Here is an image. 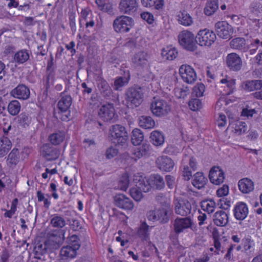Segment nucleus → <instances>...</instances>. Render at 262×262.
Masks as SVG:
<instances>
[{"label": "nucleus", "mask_w": 262, "mask_h": 262, "mask_svg": "<svg viewBox=\"0 0 262 262\" xmlns=\"http://www.w3.org/2000/svg\"><path fill=\"white\" fill-rule=\"evenodd\" d=\"M130 79V74L128 71L125 73L124 76L118 77L114 81V89L119 90L121 88L126 85Z\"/></svg>", "instance_id": "31"}, {"label": "nucleus", "mask_w": 262, "mask_h": 262, "mask_svg": "<svg viewBox=\"0 0 262 262\" xmlns=\"http://www.w3.org/2000/svg\"><path fill=\"white\" fill-rule=\"evenodd\" d=\"M17 119L18 123L19 125L24 127H26L27 126H28L30 121L28 116L24 113L20 114L18 116Z\"/></svg>", "instance_id": "53"}, {"label": "nucleus", "mask_w": 262, "mask_h": 262, "mask_svg": "<svg viewBox=\"0 0 262 262\" xmlns=\"http://www.w3.org/2000/svg\"><path fill=\"white\" fill-rule=\"evenodd\" d=\"M166 184L169 188L172 189L175 185V179L173 176L167 175L165 177Z\"/></svg>", "instance_id": "64"}, {"label": "nucleus", "mask_w": 262, "mask_h": 262, "mask_svg": "<svg viewBox=\"0 0 262 262\" xmlns=\"http://www.w3.org/2000/svg\"><path fill=\"white\" fill-rule=\"evenodd\" d=\"M150 57L147 52L139 51L134 55L132 61L136 66L143 67L148 64Z\"/></svg>", "instance_id": "20"}, {"label": "nucleus", "mask_w": 262, "mask_h": 262, "mask_svg": "<svg viewBox=\"0 0 262 262\" xmlns=\"http://www.w3.org/2000/svg\"><path fill=\"white\" fill-rule=\"evenodd\" d=\"M51 223L53 226L57 228H62L65 225V221L64 219L58 216L54 217L52 219Z\"/></svg>", "instance_id": "55"}, {"label": "nucleus", "mask_w": 262, "mask_h": 262, "mask_svg": "<svg viewBox=\"0 0 262 262\" xmlns=\"http://www.w3.org/2000/svg\"><path fill=\"white\" fill-rule=\"evenodd\" d=\"M243 88L249 92L260 90L262 88V80H253L247 81L244 83Z\"/></svg>", "instance_id": "32"}, {"label": "nucleus", "mask_w": 262, "mask_h": 262, "mask_svg": "<svg viewBox=\"0 0 262 262\" xmlns=\"http://www.w3.org/2000/svg\"><path fill=\"white\" fill-rule=\"evenodd\" d=\"M18 200L17 198L13 199L11 202V207L10 210H6L2 209V210L5 211L4 216L5 217L11 218L12 216L15 213L17 210V206L18 205Z\"/></svg>", "instance_id": "44"}, {"label": "nucleus", "mask_w": 262, "mask_h": 262, "mask_svg": "<svg viewBox=\"0 0 262 262\" xmlns=\"http://www.w3.org/2000/svg\"><path fill=\"white\" fill-rule=\"evenodd\" d=\"M150 110L155 116L163 117L170 112L171 107L164 99L155 97L150 104Z\"/></svg>", "instance_id": "2"}, {"label": "nucleus", "mask_w": 262, "mask_h": 262, "mask_svg": "<svg viewBox=\"0 0 262 262\" xmlns=\"http://www.w3.org/2000/svg\"><path fill=\"white\" fill-rule=\"evenodd\" d=\"M182 176L184 177V179L187 181L189 180L191 178L192 172L188 166H184L182 172Z\"/></svg>", "instance_id": "63"}, {"label": "nucleus", "mask_w": 262, "mask_h": 262, "mask_svg": "<svg viewBox=\"0 0 262 262\" xmlns=\"http://www.w3.org/2000/svg\"><path fill=\"white\" fill-rule=\"evenodd\" d=\"M150 141L156 145L159 146L162 145L164 142L163 135L159 131L155 130L150 134Z\"/></svg>", "instance_id": "40"}, {"label": "nucleus", "mask_w": 262, "mask_h": 262, "mask_svg": "<svg viewBox=\"0 0 262 262\" xmlns=\"http://www.w3.org/2000/svg\"><path fill=\"white\" fill-rule=\"evenodd\" d=\"M193 223L189 217H177L173 221V230L176 234L183 232L189 228H191Z\"/></svg>", "instance_id": "9"}, {"label": "nucleus", "mask_w": 262, "mask_h": 262, "mask_svg": "<svg viewBox=\"0 0 262 262\" xmlns=\"http://www.w3.org/2000/svg\"><path fill=\"white\" fill-rule=\"evenodd\" d=\"M29 58V54L27 50H20L17 52L14 56V60L18 64L26 62Z\"/></svg>", "instance_id": "37"}, {"label": "nucleus", "mask_w": 262, "mask_h": 262, "mask_svg": "<svg viewBox=\"0 0 262 262\" xmlns=\"http://www.w3.org/2000/svg\"><path fill=\"white\" fill-rule=\"evenodd\" d=\"M143 139L144 136L140 129L135 128L133 130L132 136V142L134 145H139L143 140Z\"/></svg>", "instance_id": "42"}, {"label": "nucleus", "mask_w": 262, "mask_h": 262, "mask_svg": "<svg viewBox=\"0 0 262 262\" xmlns=\"http://www.w3.org/2000/svg\"><path fill=\"white\" fill-rule=\"evenodd\" d=\"M215 205V203L213 200H207L202 203V208L208 213H211L214 211Z\"/></svg>", "instance_id": "47"}, {"label": "nucleus", "mask_w": 262, "mask_h": 262, "mask_svg": "<svg viewBox=\"0 0 262 262\" xmlns=\"http://www.w3.org/2000/svg\"><path fill=\"white\" fill-rule=\"evenodd\" d=\"M179 73L184 81L188 84H192L196 80V72L189 65H182L179 69Z\"/></svg>", "instance_id": "11"}, {"label": "nucleus", "mask_w": 262, "mask_h": 262, "mask_svg": "<svg viewBox=\"0 0 262 262\" xmlns=\"http://www.w3.org/2000/svg\"><path fill=\"white\" fill-rule=\"evenodd\" d=\"M175 213L182 216H186L191 213L192 206L187 200L177 199L174 201Z\"/></svg>", "instance_id": "8"}, {"label": "nucleus", "mask_w": 262, "mask_h": 262, "mask_svg": "<svg viewBox=\"0 0 262 262\" xmlns=\"http://www.w3.org/2000/svg\"><path fill=\"white\" fill-rule=\"evenodd\" d=\"M151 151L150 145L148 144L144 143L135 149L133 154L136 158L140 159L143 157L149 155Z\"/></svg>", "instance_id": "26"}, {"label": "nucleus", "mask_w": 262, "mask_h": 262, "mask_svg": "<svg viewBox=\"0 0 262 262\" xmlns=\"http://www.w3.org/2000/svg\"><path fill=\"white\" fill-rule=\"evenodd\" d=\"M205 90V86L202 83H197L193 88L192 94L197 97L203 96Z\"/></svg>", "instance_id": "49"}, {"label": "nucleus", "mask_w": 262, "mask_h": 262, "mask_svg": "<svg viewBox=\"0 0 262 262\" xmlns=\"http://www.w3.org/2000/svg\"><path fill=\"white\" fill-rule=\"evenodd\" d=\"M108 138L110 141L116 145H123L127 140V133L122 125L115 124L109 129Z\"/></svg>", "instance_id": "1"}, {"label": "nucleus", "mask_w": 262, "mask_h": 262, "mask_svg": "<svg viewBox=\"0 0 262 262\" xmlns=\"http://www.w3.org/2000/svg\"><path fill=\"white\" fill-rule=\"evenodd\" d=\"M19 161V151L16 148H13L8 156L6 162L10 168L16 166Z\"/></svg>", "instance_id": "28"}, {"label": "nucleus", "mask_w": 262, "mask_h": 262, "mask_svg": "<svg viewBox=\"0 0 262 262\" xmlns=\"http://www.w3.org/2000/svg\"><path fill=\"white\" fill-rule=\"evenodd\" d=\"M149 179H144L142 183L137 184V187L142 190L143 192H149L152 188L151 185L150 184Z\"/></svg>", "instance_id": "52"}, {"label": "nucleus", "mask_w": 262, "mask_h": 262, "mask_svg": "<svg viewBox=\"0 0 262 262\" xmlns=\"http://www.w3.org/2000/svg\"><path fill=\"white\" fill-rule=\"evenodd\" d=\"M118 152V151L116 148L113 147H110L106 150L105 156L107 159H111L116 156Z\"/></svg>", "instance_id": "57"}, {"label": "nucleus", "mask_w": 262, "mask_h": 262, "mask_svg": "<svg viewBox=\"0 0 262 262\" xmlns=\"http://www.w3.org/2000/svg\"><path fill=\"white\" fill-rule=\"evenodd\" d=\"M141 17L148 24H152L154 20L153 15L149 12H143L141 13Z\"/></svg>", "instance_id": "61"}, {"label": "nucleus", "mask_w": 262, "mask_h": 262, "mask_svg": "<svg viewBox=\"0 0 262 262\" xmlns=\"http://www.w3.org/2000/svg\"><path fill=\"white\" fill-rule=\"evenodd\" d=\"M149 226L145 222L141 223L137 232V235L143 241H146L149 239Z\"/></svg>", "instance_id": "33"}, {"label": "nucleus", "mask_w": 262, "mask_h": 262, "mask_svg": "<svg viewBox=\"0 0 262 262\" xmlns=\"http://www.w3.org/2000/svg\"><path fill=\"white\" fill-rule=\"evenodd\" d=\"M178 52L175 48L167 47L162 50L161 55L167 60H172L178 56Z\"/></svg>", "instance_id": "35"}, {"label": "nucleus", "mask_w": 262, "mask_h": 262, "mask_svg": "<svg viewBox=\"0 0 262 262\" xmlns=\"http://www.w3.org/2000/svg\"><path fill=\"white\" fill-rule=\"evenodd\" d=\"M129 184V176L127 173H124L118 184V188L123 191H126L128 187Z\"/></svg>", "instance_id": "46"}, {"label": "nucleus", "mask_w": 262, "mask_h": 262, "mask_svg": "<svg viewBox=\"0 0 262 262\" xmlns=\"http://www.w3.org/2000/svg\"><path fill=\"white\" fill-rule=\"evenodd\" d=\"M67 258H74L77 255V250L80 247L78 236L74 234L67 241Z\"/></svg>", "instance_id": "12"}, {"label": "nucleus", "mask_w": 262, "mask_h": 262, "mask_svg": "<svg viewBox=\"0 0 262 262\" xmlns=\"http://www.w3.org/2000/svg\"><path fill=\"white\" fill-rule=\"evenodd\" d=\"M114 200L115 205L120 208L132 210L134 207L133 202L124 194H117L114 196Z\"/></svg>", "instance_id": "14"}, {"label": "nucleus", "mask_w": 262, "mask_h": 262, "mask_svg": "<svg viewBox=\"0 0 262 262\" xmlns=\"http://www.w3.org/2000/svg\"><path fill=\"white\" fill-rule=\"evenodd\" d=\"M133 24L134 20L131 17L122 15L114 20L113 27L117 32L125 33L129 31Z\"/></svg>", "instance_id": "6"}, {"label": "nucleus", "mask_w": 262, "mask_h": 262, "mask_svg": "<svg viewBox=\"0 0 262 262\" xmlns=\"http://www.w3.org/2000/svg\"><path fill=\"white\" fill-rule=\"evenodd\" d=\"M217 0L208 1L204 8V13L208 16L212 15L218 9Z\"/></svg>", "instance_id": "39"}, {"label": "nucleus", "mask_w": 262, "mask_h": 262, "mask_svg": "<svg viewBox=\"0 0 262 262\" xmlns=\"http://www.w3.org/2000/svg\"><path fill=\"white\" fill-rule=\"evenodd\" d=\"M142 191L136 186L130 189V194L136 201H140L143 198Z\"/></svg>", "instance_id": "50"}, {"label": "nucleus", "mask_w": 262, "mask_h": 262, "mask_svg": "<svg viewBox=\"0 0 262 262\" xmlns=\"http://www.w3.org/2000/svg\"><path fill=\"white\" fill-rule=\"evenodd\" d=\"M226 63L230 70L234 71L240 70L242 67L241 58L235 53L228 54L226 57Z\"/></svg>", "instance_id": "13"}, {"label": "nucleus", "mask_w": 262, "mask_h": 262, "mask_svg": "<svg viewBox=\"0 0 262 262\" xmlns=\"http://www.w3.org/2000/svg\"><path fill=\"white\" fill-rule=\"evenodd\" d=\"M12 147L11 142L6 137L0 138V157L5 156Z\"/></svg>", "instance_id": "29"}, {"label": "nucleus", "mask_w": 262, "mask_h": 262, "mask_svg": "<svg viewBox=\"0 0 262 262\" xmlns=\"http://www.w3.org/2000/svg\"><path fill=\"white\" fill-rule=\"evenodd\" d=\"M229 193V187L228 185H224L222 187L219 188L216 191L218 196L221 197L227 195Z\"/></svg>", "instance_id": "58"}, {"label": "nucleus", "mask_w": 262, "mask_h": 262, "mask_svg": "<svg viewBox=\"0 0 262 262\" xmlns=\"http://www.w3.org/2000/svg\"><path fill=\"white\" fill-rule=\"evenodd\" d=\"M195 38L200 46L210 47L216 40V36L213 31L205 29L200 30Z\"/></svg>", "instance_id": "4"}, {"label": "nucleus", "mask_w": 262, "mask_h": 262, "mask_svg": "<svg viewBox=\"0 0 262 262\" xmlns=\"http://www.w3.org/2000/svg\"><path fill=\"white\" fill-rule=\"evenodd\" d=\"M41 155L48 161L56 159L59 156L58 151L49 144H44L41 148Z\"/></svg>", "instance_id": "21"}, {"label": "nucleus", "mask_w": 262, "mask_h": 262, "mask_svg": "<svg viewBox=\"0 0 262 262\" xmlns=\"http://www.w3.org/2000/svg\"><path fill=\"white\" fill-rule=\"evenodd\" d=\"M177 17L179 24L184 26H189L193 23L192 18L186 11H180Z\"/></svg>", "instance_id": "30"}, {"label": "nucleus", "mask_w": 262, "mask_h": 262, "mask_svg": "<svg viewBox=\"0 0 262 262\" xmlns=\"http://www.w3.org/2000/svg\"><path fill=\"white\" fill-rule=\"evenodd\" d=\"M67 224L69 225L70 230L76 231L81 228L79 221L75 219H67Z\"/></svg>", "instance_id": "51"}, {"label": "nucleus", "mask_w": 262, "mask_h": 262, "mask_svg": "<svg viewBox=\"0 0 262 262\" xmlns=\"http://www.w3.org/2000/svg\"><path fill=\"white\" fill-rule=\"evenodd\" d=\"M209 178L211 183L220 185L225 179L224 172L219 166H214L209 171Z\"/></svg>", "instance_id": "15"}, {"label": "nucleus", "mask_w": 262, "mask_h": 262, "mask_svg": "<svg viewBox=\"0 0 262 262\" xmlns=\"http://www.w3.org/2000/svg\"><path fill=\"white\" fill-rule=\"evenodd\" d=\"M12 96L19 99H27L30 94L29 89L24 84H19L10 93Z\"/></svg>", "instance_id": "18"}, {"label": "nucleus", "mask_w": 262, "mask_h": 262, "mask_svg": "<svg viewBox=\"0 0 262 262\" xmlns=\"http://www.w3.org/2000/svg\"><path fill=\"white\" fill-rule=\"evenodd\" d=\"M65 135L63 132H58L50 135L49 140L51 143L54 145H58L61 143L64 139Z\"/></svg>", "instance_id": "45"}, {"label": "nucleus", "mask_w": 262, "mask_h": 262, "mask_svg": "<svg viewBox=\"0 0 262 262\" xmlns=\"http://www.w3.org/2000/svg\"><path fill=\"white\" fill-rule=\"evenodd\" d=\"M156 164L160 170L165 171H171L174 165L171 159L167 156H161L158 158L156 160Z\"/></svg>", "instance_id": "16"}, {"label": "nucleus", "mask_w": 262, "mask_h": 262, "mask_svg": "<svg viewBox=\"0 0 262 262\" xmlns=\"http://www.w3.org/2000/svg\"><path fill=\"white\" fill-rule=\"evenodd\" d=\"M98 114L104 121H111L115 117V108L110 104L103 105L100 108Z\"/></svg>", "instance_id": "19"}, {"label": "nucleus", "mask_w": 262, "mask_h": 262, "mask_svg": "<svg viewBox=\"0 0 262 262\" xmlns=\"http://www.w3.org/2000/svg\"><path fill=\"white\" fill-rule=\"evenodd\" d=\"M188 93V90H184L180 88H177L175 90V94L176 96L178 98H184L185 97H186Z\"/></svg>", "instance_id": "62"}, {"label": "nucleus", "mask_w": 262, "mask_h": 262, "mask_svg": "<svg viewBox=\"0 0 262 262\" xmlns=\"http://www.w3.org/2000/svg\"><path fill=\"white\" fill-rule=\"evenodd\" d=\"M235 133L238 135L244 133L247 130V125L245 122L236 121L233 124Z\"/></svg>", "instance_id": "48"}, {"label": "nucleus", "mask_w": 262, "mask_h": 262, "mask_svg": "<svg viewBox=\"0 0 262 262\" xmlns=\"http://www.w3.org/2000/svg\"><path fill=\"white\" fill-rule=\"evenodd\" d=\"M180 44L185 49L194 51L197 48L196 39L194 34L188 30L181 31L178 35Z\"/></svg>", "instance_id": "3"}, {"label": "nucleus", "mask_w": 262, "mask_h": 262, "mask_svg": "<svg viewBox=\"0 0 262 262\" xmlns=\"http://www.w3.org/2000/svg\"><path fill=\"white\" fill-rule=\"evenodd\" d=\"M98 87L104 97H109L112 94V89L106 80L103 79H100Z\"/></svg>", "instance_id": "38"}, {"label": "nucleus", "mask_w": 262, "mask_h": 262, "mask_svg": "<svg viewBox=\"0 0 262 262\" xmlns=\"http://www.w3.org/2000/svg\"><path fill=\"white\" fill-rule=\"evenodd\" d=\"M189 106L190 108L193 111H197L200 109L202 106V102L198 98L192 99L189 102Z\"/></svg>", "instance_id": "54"}, {"label": "nucleus", "mask_w": 262, "mask_h": 262, "mask_svg": "<svg viewBox=\"0 0 262 262\" xmlns=\"http://www.w3.org/2000/svg\"><path fill=\"white\" fill-rule=\"evenodd\" d=\"M137 7L138 4L136 0H121L119 4L121 12L129 14L135 12Z\"/></svg>", "instance_id": "17"}, {"label": "nucleus", "mask_w": 262, "mask_h": 262, "mask_svg": "<svg viewBox=\"0 0 262 262\" xmlns=\"http://www.w3.org/2000/svg\"><path fill=\"white\" fill-rule=\"evenodd\" d=\"M143 6L146 7H154L156 9H162L164 6L163 0H141Z\"/></svg>", "instance_id": "41"}, {"label": "nucleus", "mask_w": 262, "mask_h": 262, "mask_svg": "<svg viewBox=\"0 0 262 262\" xmlns=\"http://www.w3.org/2000/svg\"><path fill=\"white\" fill-rule=\"evenodd\" d=\"M250 9L252 12L256 13L262 12V3L261 2L254 1L250 5Z\"/></svg>", "instance_id": "56"}, {"label": "nucleus", "mask_w": 262, "mask_h": 262, "mask_svg": "<svg viewBox=\"0 0 262 262\" xmlns=\"http://www.w3.org/2000/svg\"><path fill=\"white\" fill-rule=\"evenodd\" d=\"M248 209L247 205L243 202L237 203L234 209V215L236 219L243 220L248 215Z\"/></svg>", "instance_id": "22"}, {"label": "nucleus", "mask_w": 262, "mask_h": 262, "mask_svg": "<svg viewBox=\"0 0 262 262\" xmlns=\"http://www.w3.org/2000/svg\"><path fill=\"white\" fill-rule=\"evenodd\" d=\"M207 181V179L204 176L203 173L198 172L194 175L192 184L195 187L201 189L204 187Z\"/></svg>", "instance_id": "34"}, {"label": "nucleus", "mask_w": 262, "mask_h": 262, "mask_svg": "<svg viewBox=\"0 0 262 262\" xmlns=\"http://www.w3.org/2000/svg\"><path fill=\"white\" fill-rule=\"evenodd\" d=\"M238 185L241 191L244 193H248L254 189L253 182L248 178L239 180Z\"/></svg>", "instance_id": "27"}, {"label": "nucleus", "mask_w": 262, "mask_h": 262, "mask_svg": "<svg viewBox=\"0 0 262 262\" xmlns=\"http://www.w3.org/2000/svg\"><path fill=\"white\" fill-rule=\"evenodd\" d=\"M139 124L143 128L150 129L155 126V123L151 117L142 116L139 119Z\"/></svg>", "instance_id": "36"}, {"label": "nucleus", "mask_w": 262, "mask_h": 262, "mask_svg": "<svg viewBox=\"0 0 262 262\" xmlns=\"http://www.w3.org/2000/svg\"><path fill=\"white\" fill-rule=\"evenodd\" d=\"M75 14V12H74L69 13L70 26L73 31H76Z\"/></svg>", "instance_id": "60"}, {"label": "nucleus", "mask_w": 262, "mask_h": 262, "mask_svg": "<svg viewBox=\"0 0 262 262\" xmlns=\"http://www.w3.org/2000/svg\"><path fill=\"white\" fill-rule=\"evenodd\" d=\"M151 187L157 190H162L165 187L163 178L159 174H152L148 178Z\"/></svg>", "instance_id": "24"}, {"label": "nucleus", "mask_w": 262, "mask_h": 262, "mask_svg": "<svg viewBox=\"0 0 262 262\" xmlns=\"http://www.w3.org/2000/svg\"><path fill=\"white\" fill-rule=\"evenodd\" d=\"M244 248L246 251H248L254 246V243L250 237H247L243 239Z\"/></svg>", "instance_id": "59"}, {"label": "nucleus", "mask_w": 262, "mask_h": 262, "mask_svg": "<svg viewBox=\"0 0 262 262\" xmlns=\"http://www.w3.org/2000/svg\"><path fill=\"white\" fill-rule=\"evenodd\" d=\"M213 222L218 226H225L228 222V216L225 211H218L213 215Z\"/></svg>", "instance_id": "25"}, {"label": "nucleus", "mask_w": 262, "mask_h": 262, "mask_svg": "<svg viewBox=\"0 0 262 262\" xmlns=\"http://www.w3.org/2000/svg\"><path fill=\"white\" fill-rule=\"evenodd\" d=\"M230 46L232 49L240 50L246 52L250 47L246 43V41L244 38L236 37L231 40L230 42Z\"/></svg>", "instance_id": "23"}, {"label": "nucleus", "mask_w": 262, "mask_h": 262, "mask_svg": "<svg viewBox=\"0 0 262 262\" xmlns=\"http://www.w3.org/2000/svg\"><path fill=\"white\" fill-rule=\"evenodd\" d=\"M20 104L17 100H12L8 105V111L11 115L15 116L20 112Z\"/></svg>", "instance_id": "43"}, {"label": "nucleus", "mask_w": 262, "mask_h": 262, "mask_svg": "<svg viewBox=\"0 0 262 262\" xmlns=\"http://www.w3.org/2000/svg\"><path fill=\"white\" fill-rule=\"evenodd\" d=\"M215 30L217 35L223 39H229L231 37L233 29L227 21H218L215 24Z\"/></svg>", "instance_id": "10"}, {"label": "nucleus", "mask_w": 262, "mask_h": 262, "mask_svg": "<svg viewBox=\"0 0 262 262\" xmlns=\"http://www.w3.org/2000/svg\"><path fill=\"white\" fill-rule=\"evenodd\" d=\"M147 218L152 222L159 221L161 224H165L169 221L167 209L165 207H161L150 210L147 213Z\"/></svg>", "instance_id": "7"}, {"label": "nucleus", "mask_w": 262, "mask_h": 262, "mask_svg": "<svg viewBox=\"0 0 262 262\" xmlns=\"http://www.w3.org/2000/svg\"><path fill=\"white\" fill-rule=\"evenodd\" d=\"M143 93L141 88L130 87L125 92V100L135 106H138L143 101Z\"/></svg>", "instance_id": "5"}]
</instances>
